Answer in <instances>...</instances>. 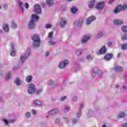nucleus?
<instances>
[{
	"mask_svg": "<svg viewBox=\"0 0 127 127\" xmlns=\"http://www.w3.org/2000/svg\"><path fill=\"white\" fill-rule=\"evenodd\" d=\"M39 19V17L36 14H32V17H31L28 26L29 29H34L35 28L36 23Z\"/></svg>",
	"mask_w": 127,
	"mask_h": 127,
	"instance_id": "1",
	"label": "nucleus"
},
{
	"mask_svg": "<svg viewBox=\"0 0 127 127\" xmlns=\"http://www.w3.org/2000/svg\"><path fill=\"white\" fill-rule=\"evenodd\" d=\"M33 40V45L34 48H38L40 46V37L38 35H34L32 37Z\"/></svg>",
	"mask_w": 127,
	"mask_h": 127,
	"instance_id": "2",
	"label": "nucleus"
},
{
	"mask_svg": "<svg viewBox=\"0 0 127 127\" xmlns=\"http://www.w3.org/2000/svg\"><path fill=\"white\" fill-rule=\"evenodd\" d=\"M29 51H27L25 54L24 56H21L20 60V62L19 63V65H21L24 63V61L29 57Z\"/></svg>",
	"mask_w": 127,
	"mask_h": 127,
	"instance_id": "3",
	"label": "nucleus"
},
{
	"mask_svg": "<svg viewBox=\"0 0 127 127\" xmlns=\"http://www.w3.org/2000/svg\"><path fill=\"white\" fill-rule=\"evenodd\" d=\"M35 86L33 84H30L28 86V93L31 95L35 92Z\"/></svg>",
	"mask_w": 127,
	"mask_h": 127,
	"instance_id": "4",
	"label": "nucleus"
},
{
	"mask_svg": "<svg viewBox=\"0 0 127 127\" xmlns=\"http://www.w3.org/2000/svg\"><path fill=\"white\" fill-rule=\"evenodd\" d=\"M68 64H69V62H68V60H64L61 62L59 65V67L60 68V69H64V68H65V67L68 65Z\"/></svg>",
	"mask_w": 127,
	"mask_h": 127,
	"instance_id": "5",
	"label": "nucleus"
},
{
	"mask_svg": "<svg viewBox=\"0 0 127 127\" xmlns=\"http://www.w3.org/2000/svg\"><path fill=\"white\" fill-rule=\"evenodd\" d=\"M105 7V1L99 2L96 4V8L98 10H102Z\"/></svg>",
	"mask_w": 127,
	"mask_h": 127,
	"instance_id": "6",
	"label": "nucleus"
},
{
	"mask_svg": "<svg viewBox=\"0 0 127 127\" xmlns=\"http://www.w3.org/2000/svg\"><path fill=\"white\" fill-rule=\"evenodd\" d=\"M34 12L37 14H40L41 13V7L39 4H36L34 8Z\"/></svg>",
	"mask_w": 127,
	"mask_h": 127,
	"instance_id": "7",
	"label": "nucleus"
},
{
	"mask_svg": "<svg viewBox=\"0 0 127 127\" xmlns=\"http://www.w3.org/2000/svg\"><path fill=\"white\" fill-rule=\"evenodd\" d=\"M96 19V16H91L90 17H89L86 21V25H89V24H91L92 23V21H94V20H95Z\"/></svg>",
	"mask_w": 127,
	"mask_h": 127,
	"instance_id": "8",
	"label": "nucleus"
},
{
	"mask_svg": "<svg viewBox=\"0 0 127 127\" xmlns=\"http://www.w3.org/2000/svg\"><path fill=\"white\" fill-rule=\"evenodd\" d=\"M84 106L85 105L83 103L80 104L79 111L77 112L76 114V117L77 119H79V118L81 117V115H82V110H83V108H84Z\"/></svg>",
	"mask_w": 127,
	"mask_h": 127,
	"instance_id": "9",
	"label": "nucleus"
},
{
	"mask_svg": "<svg viewBox=\"0 0 127 127\" xmlns=\"http://www.w3.org/2000/svg\"><path fill=\"white\" fill-rule=\"evenodd\" d=\"M107 52V48H106L105 46H103L100 50L99 51V54H101V55H104V54H106Z\"/></svg>",
	"mask_w": 127,
	"mask_h": 127,
	"instance_id": "10",
	"label": "nucleus"
},
{
	"mask_svg": "<svg viewBox=\"0 0 127 127\" xmlns=\"http://www.w3.org/2000/svg\"><path fill=\"white\" fill-rule=\"evenodd\" d=\"M11 48L12 49V50L10 52V56H12V57L15 56V49L14 48V44L11 43Z\"/></svg>",
	"mask_w": 127,
	"mask_h": 127,
	"instance_id": "11",
	"label": "nucleus"
},
{
	"mask_svg": "<svg viewBox=\"0 0 127 127\" xmlns=\"http://www.w3.org/2000/svg\"><path fill=\"white\" fill-rule=\"evenodd\" d=\"M66 23H67V21L66 19L62 18L60 22V26L61 27H64V26L66 25Z\"/></svg>",
	"mask_w": 127,
	"mask_h": 127,
	"instance_id": "12",
	"label": "nucleus"
},
{
	"mask_svg": "<svg viewBox=\"0 0 127 127\" xmlns=\"http://www.w3.org/2000/svg\"><path fill=\"white\" fill-rule=\"evenodd\" d=\"M59 112V109L56 108L53 109L48 112L49 115H55V114H57V113Z\"/></svg>",
	"mask_w": 127,
	"mask_h": 127,
	"instance_id": "13",
	"label": "nucleus"
},
{
	"mask_svg": "<svg viewBox=\"0 0 127 127\" xmlns=\"http://www.w3.org/2000/svg\"><path fill=\"white\" fill-rule=\"evenodd\" d=\"M90 39V36L85 35L81 39L82 43H86Z\"/></svg>",
	"mask_w": 127,
	"mask_h": 127,
	"instance_id": "14",
	"label": "nucleus"
},
{
	"mask_svg": "<svg viewBox=\"0 0 127 127\" xmlns=\"http://www.w3.org/2000/svg\"><path fill=\"white\" fill-rule=\"evenodd\" d=\"M113 54H107L106 56L105 57L104 59L106 61H110L113 58Z\"/></svg>",
	"mask_w": 127,
	"mask_h": 127,
	"instance_id": "15",
	"label": "nucleus"
},
{
	"mask_svg": "<svg viewBox=\"0 0 127 127\" xmlns=\"http://www.w3.org/2000/svg\"><path fill=\"white\" fill-rule=\"evenodd\" d=\"M113 69L115 72H116L117 73L119 72H122V71H123V68L120 66L116 65L114 67Z\"/></svg>",
	"mask_w": 127,
	"mask_h": 127,
	"instance_id": "16",
	"label": "nucleus"
},
{
	"mask_svg": "<svg viewBox=\"0 0 127 127\" xmlns=\"http://www.w3.org/2000/svg\"><path fill=\"white\" fill-rule=\"evenodd\" d=\"M95 3H96V1H95V0H90L88 4V7L90 9L93 8L95 5Z\"/></svg>",
	"mask_w": 127,
	"mask_h": 127,
	"instance_id": "17",
	"label": "nucleus"
},
{
	"mask_svg": "<svg viewBox=\"0 0 127 127\" xmlns=\"http://www.w3.org/2000/svg\"><path fill=\"white\" fill-rule=\"evenodd\" d=\"M33 104L35 105V106H41L42 105V101L37 100H35L33 101Z\"/></svg>",
	"mask_w": 127,
	"mask_h": 127,
	"instance_id": "18",
	"label": "nucleus"
},
{
	"mask_svg": "<svg viewBox=\"0 0 127 127\" xmlns=\"http://www.w3.org/2000/svg\"><path fill=\"white\" fill-rule=\"evenodd\" d=\"M94 116H95V112L92 109H89L87 114V117L91 118V117H94Z\"/></svg>",
	"mask_w": 127,
	"mask_h": 127,
	"instance_id": "19",
	"label": "nucleus"
},
{
	"mask_svg": "<svg viewBox=\"0 0 127 127\" xmlns=\"http://www.w3.org/2000/svg\"><path fill=\"white\" fill-rule=\"evenodd\" d=\"M122 10V5H118L114 10V13H119Z\"/></svg>",
	"mask_w": 127,
	"mask_h": 127,
	"instance_id": "20",
	"label": "nucleus"
},
{
	"mask_svg": "<svg viewBox=\"0 0 127 127\" xmlns=\"http://www.w3.org/2000/svg\"><path fill=\"white\" fill-rule=\"evenodd\" d=\"M33 77L31 75H28L25 78L26 82L27 83H31L32 82V79Z\"/></svg>",
	"mask_w": 127,
	"mask_h": 127,
	"instance_id": "21",
	"label": "nucleus"
},
{
	"mask_svg": "<svg viewBox=\"0 0 127 127\" xmlns=\"http://www.w3.org/2000/svg\"><path fill=\"white\" fill-rule=\"evenodd\" d=\"M114 24H115V25H120L121 24H123L124 22H123V21L121 20L115 19L114 21Z\"/></svg>",
	"mask_w": 127,
	"mask_h": 127,
	"instance_id": "22",
	"label": "nucleus"
},
{
	"mask_svg": "<svg viewBox=\"0 0 127 127\" xmlns=\"http://www.w3.org/2000/svg\"><path fill=\"white\" fill-rule=\"evenodd\" d=\"M19 6L20 8V10L22 13L24 12V9L23 8V3L21 1H18Z\"/></svg>",
	"mask_w": 127,
	"mask_h": 127,
	"instance_id": "23",
	"label": "nucleus"
},
{
	"mask_svg": "<svg viewBox=\"0 0 127 127\" xmlns=\"http://www.w3.org/2000/svg\"><path fill=\"white\" fill-rule=\"evenodd\" d=\"M14 83L17 86H20V85H21V81H20L19 78H17L15 79Z\"/></svg>",
	"mask_w": 127,
	"mask_h": 127,
	"instance_id": "24",
	"label": "nucleus"
},
{
	"mask_svg": "<svg viewBox=\"0 0 127 127\" xmlns=\"http://www.w3.org/2000/svg\"><path fill=\"white\" fill-rule=\"evenodd\" d=\"M3 30H4V31H5L6 32H8V31H9V29L8 28V24H4L3 25Z\"/></svg>",
	"mask_w": 127,
	"mask_h": 127,
	"instance_id": "25",
	"label": "nucleus"
},
{
	"mask_svg": "<svg viewBox=\"0 0 127 127\" xmlns=\"http://www.w3.org/2000/svg\"><path fill=\"white\" fill-rule=\"evenodd\" d=\"M11 76V72H10V71L6 73V76H5L6 81H8V80H9Z\"/></svg>",
	"mask_w": 127,
	"mask_h": 127,
	"instance_id": "26",
	"label": "nucleus"
},
{
	"mask_svg": "<svg viewBox=\"0 0 127 127\" xmlns=\"http://www.w3.org/2000/svg\"><path fill=\"white\" fill-rule=\"evenodd\" d=\"M82 23H83V20L82 19L78 20L77 23H76V21L74 22V24L77 26H81V24H82Z\"/></svg>",
	"mask_w": 127,
	"mask_h": 127,
	"instance_id": "27",
	"label": "nucleus"
},
{
	"mask_svg": "<svg viewBox=\"0 0 127 127\" xmlns=\"http://www.w3.org/2000/svg\"><path fill=\"white\" fill-rule=\"evenodd\" d=\"M47 3L48 6H51L54 3V0H47Z\"/></svg>",
	"mask_w": 127,
	"mask_h": 127,
	"instance_id": "28",
	"label": "nucleus"
},
{
	"mask_svg": "<svg viewBox=\"0 0 127 127\" xmlns=\"http://www.w3.org/2000/svg\"><path fill=\"white\" fill-rule=\"evenodd\" d=\"M127 116V114L125 112H121L118 115V118H125Z\"/></svg>",
	"mask_w": 127,
	"mask_h": 127,
	"instance_id": "29",
	"label": "nucleus"
},
{
	"mask_svg": "<svg viewBox=\"0 0 127 127\" xmlns=\"http://www.w3.org/2000/svg\"><path fill=\"white\" fill-rule=\"evenodd\" d=\"M86 59L88 61H93V56L88 55L86 56Z\"/></svg>",
	"mask_w": 127,
	"mask_h": 127,
	"instance_id": "30",
	"label": "nucleus"
},
{
	"mask_svg": "<svg viewBox=\"0 0 127 127\" xmlns=\"http://www.w3.org/2000/svg\"><path fill=\"white\" fill-rule=\"evenodd\" d=\"M55 82L52 80H50L47 82V84L49 85V86H53Z\"/></svg>",
	"mask_w": 127,
	"mask_h": 127,
	"instance_id": "31",
	"label": "nucleus"
},
{
	"mask_svg": "<svg viewBox=\"0 0 127 127\" xmlns=\"http://www.w3.org/2000/svg\"><path fill=\"white\" fill-rule=\"evenodd\" d=\"M11 26L12 28H14V29L17 28V25L14 22H12L11 23Z\"/></svg>",
	"mask_w": 127,
	"mask_h": 127,
	"instance_id": "32",
	"label": "nucleus"
},
{
	"mask_svg": "<svg viewBox=\"0 0 127 127\" xmlns=\"http://www.w3.org/2000/svg\"><path fill=\"white\" fill-rule=\"evenodd\" d=\"M77 9L76 7H72L70 11L72 12V13H75V12H77Z\"/></svg>",
	"mask_w": 127,
	"mask_h": 127,
	"instance_id": "33",
	"label": "nucleus"
},
{
	"mask_svg": "<svg viewBox=\"0 0 127 127\" xmlns=\"http://www.w3.org/2000/svg\"><path fill=\"white\" fill-rule=\"evenodd\" d=\"M121 29L123 32H127V26H122Z\"/></svg>",
	"mask_w": 127,
	"mask_h": 127,
	"instance_id": "34",
	"label": "nucleus"
},
{
	"mask_svg": "<svg viewBox=\"0 0 127 127\" xmlns=\"http://www.w3.org/2000/svg\"><path fill=\"white\" fill-rule=\"evenodd\" d=\"M122 40H127V34L125 33L122 36Z\"/></svg>",
	"mask_w": 127,
	"mask_h": 127,
	"instance_id": "35",
	"label": "nucleus"
},
{
	"mask_svg": "<svg viewBox=\"0 0 127 127\" xmlns=\"http://www.w3.org/2000/svg\"><path fill=\"white\" fill-rule=\"evenodd\" d=\"M31 117V113L30 112H27L25 114V117L26 118V119H29V118H30Z\"/></svg>",
	"mask_w": 127,
	"mask_h": 127,
	"instance_id": "36",
	"label": "nucleus"
},
{
	"mask_svg": "<svg viewBox=\"0 0 127 127\" xmlns=\"http://www.w3.org/2000/svg\"><path fill=\"white\" fill-rule=\"evenodd\" d=\"M121 48H122V50H127V44L122 45Z\"/></svg>",
	"mask_w": 127,
	"mask_h": 127,
	"instance_id": "37",
	"label": "nucleus"
},
{
	"mask_svg": "<svg viewBox=\"0 0 127 127\" xmlns=\"http://www.w3.org/2000/svg\"><path fill=\"white\" fill-rule=\"evenodd\" d=\"M103 35H104V33L103 32H100L97 35V37L98 38H101Z\"/></svg>",
	"mask_w": 127,
	"mask_h": 127,
	"instance_id": "38",
	"label": "nucleus"
},
{
	"mask_svg": "<svg viewBox=\"0 0 127 127\" xmlns=\"http://www.w3.org/2000/svg\"><path fill=\"white\" fill-rule=\"evenodd\" d=\"M78 123V120L77 119H73L72 120V125H76V124Z\"/></svg>",
	"mask_w": 127,
	"mask_h": 127,
	"instance_id": "39",
	"label": "nucleus"
},
{
	"mask_svg": "<svg viewBox=\"0 0 127 127\" xmlns=\"http://www.w3.org/2000/svg\"><path fill=\"white\" fill-rule=\"evenodd\" d=\"M3 122H4V125L7 126L9 124V121H7L6 119H3Z\"/></svg>",
	"mask_w": 127,
	"mask_h": 127,
	"instance_id": "40",
	"label": "nucleus"
},
{
	"mask_svg": "<svg viewBox=\"0 0 127 127\" xmlns=\"http://www.w3.org/2000/svg\"><path fill=\"white\" fill-rule=\"evenodd\" d=\"M97 75H98V76L101 77H102L103 74L102 73V71H101V70H98L97 72H96Z\"/></svg>",
	"mask_w": 127,
	"mask_h": 127,
	"instance_id": "41",
	"label": "nucleus"
},
{
	"mask_svg": "<svg viewBox=\"0 0 127 127\" xmlns=\"http://www.w3.org/2000/svg\"><path fill=\"white\" fill-rule=\"evenodd\" d=\"M48 36L49 38H51V39H53V38L52 37V36H53V32H50Z\"/></svg>",
	"mask_w": 127,
	"mask_h": 127,
	"instance_id": "42",
	"label": "nucleus"
},
{
	"mask_svg": "<svg viewBox=\"0 0 127 127\" xmlns=\"http://www.w3.org/2000/svg\"><path fill=\"white\" fill-rule=\"evenodd\" d=\"M69 111V106H65L64 108V113H67Z\"/></svg>",
	"mask_w": 127,
	"mask_h": 127,
	"instance_id": "43",
	"label": "nucleus"
},
{
	"mask_svg": "<svg viewBox=\"0 0 127 127\" xmlns=\"http://www.w3.org/2000/svg\"><path fill=\"white\" fill-rule=\"evenodd\" d=\"M91 75L92 77H95L96 76V72L95 71V69H92L91 71Z\"/></svg>",
	"mask_w": 127,
	"mask_h": 127,
	"instance_id": "44",
	"label": "nucleus"
},
{
	"mask_svg": "<svg viewBox=\"0 0 127 127\" xmlns=\"http://www.w3.org/2000/svg\"><path fill=\"white\" fill-rule=\"evenodd\" d=\"M42 93V89H39L36 92V95H40Z\"/></svg>",
	"mask_w": 127,
	"mask_h": 127,
	"instance_id": "45",
	"label": "nucleus"
},
{
	"mask_svg": "<svg viewBox=\"0 0 127 127\" xmlns=\"http://www.w3.org/2000/svg\"><path fill=\"white\" fill-rule=\"evenodd\" d=\"M127 5H125L124 6H121V10H125V9H127Z\"/></svg>",
	"mask_w": 127,
	"mask_h": 127,
	"instance_id": "46",
	"label": "nucleus"
},
{
	"mask_svg": "<svg viewBox=\"0 0 127 127\" xmlns=\"http://www.w3.org/2000/svg\"><path fill=\"white\" fill-rule=\"evenodd\" d=\"M77 100H78V97H77V96H74L72 98L73 102H77Z\"/></svg>",
	"mask_w": 127,
	"mask_h": 127,
	"instance_id": "47",
	"label": "nucleus"
},
{
	"mask_svg": "<svg viewBox=\"0 0 127 127\" xmlns=\"http://www.w3.org/2000/svg\"><path fill=\"white\" fill-rule=\"evenodd\" d=\"M66 99H67V96L62 97L61 98V101H62V102H63V101H65V100Z\"/></svg>",
	"mask_w": 127,
	"mask_h": 127,
	"instance_id": "48",
	"label": "nucleus"
},
{
	"mask_svg": "<svg viewBox=\"0 0 127 127\" xmlns=\"http://www.w3.org/2000/svg\"><path fill=\"white\" fill-rule=\"evenodd\" d=\"M46 28H47V29H48L49 28H51V24H47L46 25Z\"/></svg>",
	"mask_w": 127,
	"mask_h": 127,
	"instance_id": "49",
	"label": "nucleus"
},
{
	"mask_svg": "<svg viewBox=\"0 0 127 127\" xmlns=\"http://www.w3.org/2000/svg\"><path fill=\"white\" fill-rule=\"evenodd\" d=\"M79 70H80V66L76 67L74 68V71L78 72V71H79Z\"/></svg>",
	"mask_w": 127,
	"mask_h": 127,
	"instance_id": "50",
	"label": "nucleus"
},
{
	"mask_svg": "<svg viewBox=\"0 0 127 127\" xmlns=\"http://www.w3.org/2000/svg\"><path fill=\"white\" fill-rule=\"evenodd\" d=\"M76 54L77 56L81 55L82 54V51H76Z\"/></svg>",
	"mask_w": 127,
	"mask_h": 127,
	"instance_id": "51",
	"label": "nucleus"
},
{
	"mask_svg": "<svg viewBox=\"0 0 127 127\" xmlns=\"http://www.w3.org/2000/svg\"><path fill=\"white\" fill-rule=\"evenodd\" d=\"M3 6L4 9L6 10V9H7V6H8V5H7V4H4Z\"/></svg>",
	"mask_w": 127,
	"mask_h": 127,
	"instance_id": "52",
	"label": "nucleus"
},
{
	"mask_svg": "<svg viewBox=\"0 0 127 127\" xmlns=\"http://www.w3.org/2000/svg\"><path fill=\"white\" fill-rule=\"evenodd\" d=\"M55 44V42H54L53 41L51 40L49 42V45H54Z\"/></svg>",
	"mask_w": 127,
	"mask_h": 127,
	"instance_id": "53",
	"label": "nucleus"
},
{
	"mask_svg": "<svg viewBox=\"0 0 127 127\" xmlns=\"http://www.w3.org/2000/svg\"><path fill=\"white\" fill-rule=\"evenodd\" d=\"M24 6L26 8H29V4H28V3H26L24 4Z\"/></svg>",
	"mask_w": 127,
	"mask_h": 127,
	"instance_id": "54",
	"label": "nucleus"
},
{
	"mask_svg": "<svg viewBox=\"0 0 127 127\" xmlns=\"http://www.w3.org/2000/svg\"><path fill=\"white\" fill-rule=\"evenodd\" d=\"M64 120L65 123H69V120H68V118L66 117H64Z\"/></svg>",
	"mask_w": 127,
	"mask_h": 127,
	"instance_id": "55",
	"label": "nucleus"
},
{
	"mask_svg": "<svg viewBox=\"0 0 127 127\" xmlns=\"http://www.w3.org/2000/svg\"><path fill=\"white\" fill-rule=\"evenodd\" d=\"M112 46H113V43L112 42H109L108 43V47H112Z\"/></svg>",
	"mask_w": 127,
	"mask_h": 127,
	"instance_id": "56",
	"label": "nucleus"
},
{
	"mask_svg": "<svg viewBox=\"0 0 127 127\" xmlns=\"http://www.w3.org/2000/svg\"><path fill=\"white\" fill-rule=\"evenodd\" d=\"M15 122V120L14 119H11L9 120V123L12 124Z\"/></svg>",
	"mask_w": 127,
	"mask_h": 127,
	"instance_id": "57",
	"label": "nucleus"
},
{
	"mask_svg": "<svg viewBox=\"0 0 127 127\" xmlns=\"http://www.w3.org/2000/svg\"><path fill=\"white\" fill-rule=\"evenodd\" d=\"M60 119L57 118L55 120L56 124H58V123H60Z\"/></svg>",
	"mask_w": 127,
	"mask_h": 127,
	"instance_id": "58",
	"label": "nucleus"
},
{
	"mask_svg": "<svg viewBox=\"0 0 127 127\" xmlns=\"http://www.w3.org/2000/svg\"><path fill=\"white\" fill-rule=\"evenodd\" d=\"M3 98H2L1 96H0V103H3Z\"/></svg>",
	"mask_w": 127,
	"mask_h": 127,
	"instance_id": "59",
	"label": "nucleus"
},
{
	"mask_svg": "<svg viewBox=\"0 0 127 127\" xmlns=\"http://www.w3.org/2000/svg\"><path fill=\"white\" fill-rule=\"evenodd\" d=\"M121 126L123 127H127V123L123 124Z\"/></svg>",
	"mask_w": 127,
	"mask_h": 127,
	"instance_id": "60",
	"label": "nucleus"
},
{
	"mask_svg": "<svg viewBox=\"0 0 127 127\" xmlns=\"http://www.w3.org/2000/svg\"><path fill=\"white\" fill-rule=\"evenodd\" d=\"M49 54H50V53H49V52H47L46 53V57H47L48 56H49Z\"/></svg>",
	"mask_w": 127,
	"mask_h": 127,
	"instance_id": "61",
	"label": "nucleus"
},
{
	"mask_svg": "<svg viewBox=\"0 0 127 127\" xmlns=\"http://www.w3.org/2000/svg\"><path fill=\"white\" fill-rule=\"evenodd\" d=\"M81 62H84L85 61V58H82L80 59Z\"/></svg>",
	"mask_w": 127,
	"mask_h": 127,
	"instance_id": "62",
	"label": "nucleus"
},
{
	"mask_svg": "<svg viewBox=\"0 0 127 127\" xmlns=\"http://www.w3.org/2000/svg\"><path fill=\"white\" fill-rule=\"evenodd\" d=\"M115 1V0H109V3H113Z\"/></svg>",
	"mask_w": 127,
	"mask_h": 127,
	"instance_id": "63",
	"label": "nucleus"
},
{
	"mask_svg": "<svg viewBox=\"0 0 127 127\" xmlns=\"http://www.w3.org/2000/svg\"><path fill=\"white\" fill-rule=\"evenodd\" d=\"M102 127H107V125L106 124H104L102 126Z\"/></svg>",
	"mask_w": 127,
	"mask_h": 127,
	"instance_id": "64",
	"label": "nucleus"
}]
</instances>
